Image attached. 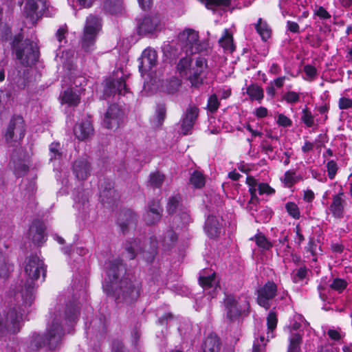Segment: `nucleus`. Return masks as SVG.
Instances as JSON below:
<instances>
[{"mask_svg": "<svg viewBox=\"0 0 352 352\" xmlns=\"http://www.w3.org/2000/svg\"><path fill=\"white\" fill-rule=\"evenodd\" d=\"M25 281L12 285L7 294L8 307L0 313V340L8 333H17L21 327L23 316L28 312L35 298L36 281L45 280L47 266L43 259L32 254L24 262Z\"/></svg>", "mask_w": 352, "mask_h": 352, "instance_id": "1", "label": "nucleus"}, {"mask_svg": "<svg viewBox=\"0 0 352 352\" xmlns=\"http://www.w3.org/2000/svg\"><path fill=\"white\" fill-rule=\"evenodd\" d=\"M80 311V307L76 295L72 300L66 302L63 311L56 307L54 312L50 311L45 335L33 333L28 345L30 350L36 351L41 347H46L50 352L56 350L65 333H71L72 329L77 323Z\"/></svg>", "mask_w": 352, "mask_h": 352, "instance_id": "2", "label": "nucleus"}, {"mask_svg": "<svg viewBox=\"0 0 352 352\" xmlns=\"http://www.w3.org/2000/svg\"><path fill=\"white\" fill-rule=\"evenodd\" d=\"M107 278L102 285L104 292L112 296L116 304H131L143 293L142 281L126 272V265L120 258L104 263Z\"/></svg>", "mask_w": 352, "mask_h": 352, "instance_id": "3", "label": "nucleus"}, {"mask_svg": "<svg viewBox=\"0 0 352 352\" xmlns=\"http://www.w3.org/2000/svg\"><path fill=\"white\" fill-rule=\"evenodd\" d=\"M158 241L152 236L149 240L142 241V239H129L123 243L122 256L129 260L134 259L138 253L143 254V258L151 263L157 254Z\"/></svg>", "mask_w": 352, "mask_h": 352, "instance_id": "4", "label": "nucleus"}, {"mask_svg": "<svg viewBox=\"0 0 352 352\" xmlns=\"http://www.w3.org/2000/svg\"><path fill=\"white\" fill-rule=\"evenodd\" d=\"M10 44L16 58L22 65L31 66L38 60L39 51L36 43L30 39L23 41L21 33L15 35Z\"/></svg>", "mask_w": 352, "mask_h": 352, "instance_id": "5", "label": "nucleus"}, {"mask_svg": "<svg viewBox=\"0 0 352 352\" xmlns=\"http://www.w3.org/2000/svg\"><path fill=\"white\" fill-rule=\"evenodd\" d=\"M223 306L226 319L232 322L237 320L250 305L245 296L236 297L232 294H226Z\"/></svg>", "mask_w": 352, "mask_h": 352, "instance_id": "6", "label": "nucleus"}, {"mask_svg": "<svg viewBox=\"0 0 352 352\" xmlns=\"http://www.w3.org/2000/svg\"><path fill=\"white\" fill-rule=\"evenodd\" d=\"M101 27V19L96 15L87 16L84 28L82 47L86 52L93 50L96 38Z\"/></svg>", "mask_w": 352, "mask_h": 352, "instance_id": "7", "label": "nucleus"}, {"mask_svg": "<svg viewBox=\"0 0 352 352\" xmlns=\"http://www.w3.org/2000/svg\"><path fill=\"white\" fill-rule=\"evenodd\" d=\"M208 74L207 60L204 57H198L186 79L189 81L191 87L198 89L204 84Z\"/></svg>", "mask_w": 352, "mask_h": 352, "instance_id": "8", "label": "nucleus"}, {"mask_svg": "<svg viewBox=\"0 0 352 352\" xmlns=\"http://www.w3.org/2000/svg\"><path fill=\"white\" fill-rule=\"evenodd\" d=\"M48 9L47 0H27L24 6V14L26 18L34 23L43 15L51 16Z\"/></svg>", "mask_w": 352, "mask_h": 352, "instance_id": "9", "label": "nucleus"}, {"mask_svg": "<svg viewBox=\"0 0 352 352\" xmlns=\"http://www.w3.org/2000/svg\"><path fill=\"white\" fill-rule=\"evenodd\" d=\"M25 134V124L21 116L12 117L5 133L8 143L17 142L22 140Z\"/></svg>", "mask_w": 352, "mask_h": 352, "instance_id": "10", "label": "nucleus"}, {"mask_svg": "<svg viewBox=\"0 0 352 352\" xmlns=\"http://www.w3.org/2000/svg\"><path fill=\"white\" fill-rule=\"evenodd\" d=\"M278 295V286L273 282L268 280L257 289V303L266 310L269 309L274 298Z\"/></svg>", "mask_w": 352, "mask_h": 352, "instance_id": "11", "label": "nucleus"}, {"mask_svg": "<svg viewBox=\"0 0 352 352\" xmlns=\"http://www.w3.org/2000/svg\"><path fill=\"white\" fill-rule=\"evenodd\" d=\"M100 201L107 208L113 209L117 206L118 195L114 190V184L109 179H104L99 185Z\"/></svg>", "mask_w": 352, "mask_h": 352, "instance_id": "12", "label": "nucleus"}, {"mask_svg": "<svg viewBox=\"0 0 352 352\" xmlns=\"http://www.w3.org/2000/svg\"><path fill=\"white\" fill-rule=\"evenodd\" d=\"M100 201L107 208L113 209L117 206L118 195L114 190V184L109 179H104L99 185Z\"/></svg>", "mask_w": 352, "mask_h": 352, "instance_id": "13", "label": "nucleus"}, {"mask_svg": "<svg viewBox=\"0 0 352 352\" xmlns=\"http://www.w3.org/2000/svg\"><path fill=\"white\" fill-rule=\"evenodd\" d=\"M107 331V320L103 314L93 318L89 325L85 324V333L87 338L90 340H100L103 338Z\"/></svg>", "mask_w": 352, "mask_h": 352, "instance_id": "14", "label": "nucleus"}, {"mask_svg": "<svg viewBox=\"0 0 352 352\" xmlns=\"http://www.w3.org/2000/svg\"><path fill=\"white\" fill-rule=\"evenodd\" d=\"M338 192L332 195L331 202L328 207L330 214L335 219H341L344 217L346 201L342 185H339Z\"/></svg>", "mask_w": 352, "mask_h": 352, "instance_id": "15", "label": "nucleus"}, {"mask_svg": "<svg viewBox=\"0 0 352 352\" xmlns=\"http://www.w3.org/2000/svg\"><path fill=\"white\" fill-rule=\"evenodd\" d=\"M124 112L115 104H111L104 114L103 125L109 129L118 128L123 122Z\"/></svg>", "mask_w": 352, "mask_h": 352, "instance_id": "16", "label": "nucleus"}, {"mask_svg": "<svg viewBox=\"0 0 352 352\" xmlns=\"http://www.w3.org/2000/svg\"><path fill=\"white\" fill-rule=\"evenodd\" d=\"M179 38L186 43L188 47L186 50L190 54L199 53L202 50V47L199 41V34L197 31L187 28L179 34Z\"/></svg>", "mask_w": 352, "mask_h": 352, "instance_id": "17", "label": "nucleus"}, {"mask_svg": "<svg viewBox=\"0 0 352 352\" xmlns=\"http://www.w3.org/2000/svg\"><path fill=\"white\" fill-rule=\"evenodd\" d=\"M137 221V214L132 210L128 208L121 210L117 219V224L124 234L131 229L135 228Z\"/></svg>", "mask_w": 352, "mask_h": 352, "instance_id": "18", "label": "nucleus"}, {"mask_svg": "<svg viewBox=\"0 0 352 352\" xmlns=\"http://www.w3.org/2000/svg\"><path fill=\"white\" fill-rule=\"evenodd\" d=\"M225 222L222 217L208 215L205 222L204 230L210 238L215 239L221 234Z\"/></svg>", "mask_w": 352, "mask_h": 352, "instance_id": "19", "label": "nucleus"}, {"mask_svg": "<svg viewBox=\"0 0 352 352\" xmlns=\"http://www.w3.org/2000/svg\"><path fill=\"white\" fill-rule=\"evenodd\" d=\"M139 71L142 74L151 70L156 66L157 63V55L155 50L148 47L145 49L142 54L141 57L138 58Z\"/></svg>", "mask_w": 352, "mask_h": 352, "instance_id": "20", "label": "nucleus"}, {"mask_svg": "<svg viewBox=\"0 0 352 352\" xmlns=\"http://www.w3.org/2000/svg\"><path fill=\"white\" fill-rule=\"evenodd\" d=\"M160 19L157 15L144 16L140 19L138 23V34L146 35L152 34L158 27Z\"/></svg>", "mask_w": 352, "mask_h": 352, "instance_id": "21", "label": "nucleus"}, {"mask_svg": "<svg viewBox=\"0 0 352 352\" xmlns=\"http://www.w3.org/2000/svg\"><path fill=\"white\" fill-rule=\"evenodd\" d=\"M45 230V228L43 222L39 220H34L29 228V238L32 239L35 245L40 246L46 241Z\"/></svg>", "mask_w": 352, "mask_h": 352, "instance_id": "22", "label": "nucleus"}, {"mask_svg": "<svg viewBox=\"0 0 352 352\" xmlns=\"http://www.w3.org/2000/svg\"><path fill=\"white\" fill-rule=\"evenodd\" d=\"M199 109L195 105H190L182 120V133L188 135L190 133L195 121L199 116Z\"/></svg>", "mask_w": 352, "mask_h": 352, "instance_id": "23", "label": "nucleus"}, {"mask_svg": "<svg viewBox=\"0 0 352 352\" xmlns=\"http://www.w3.org/2000/svg\"><path fill=\"white\" fill-rule=\"evenodd\" d=\"M148 210L144 216V220L148 225L158 222L162 218L163 209L158 201L153 200L148 203Z\"/></svg>", "mask_w": 352, "mask_h": 352, "instance_id": "24", "label": "nucleus"}, {"mask_svg": "<svg viewBox=\"0 0 352 352\" xmlns=\"http://www.w3.org/2000/svg\"><path fill=\"white\" fill-rule=\"evenodd\" d=\"M127 91L128 89L123 78L107 82L104 87V94L107 96H112L116 94L124 95Z\"/></svg>", "mask_w": 352, "mask_h": 352, "instance_id": "25", "label": "nucleus"}, {"mask_svg": "<svg viewBox=\"0 0 352 352\" xmlns=\"http://www.w3.org/2000/svg\"><path fill=\"white\" fill-rule=\"evenodd\" d=\"M9 166L13 169L14 175L18 177L24 176L29 170V167L25 164V160L15 155V152L11 156Z\"/></svg>", "mask_w": 352, "mask_h": 352, "instance_id": "26", "label": "nucleus"}, {"mask_svg": "<svg viewBox=\"0 0 352 352\" xmlns=\"http://www.w3.org/2000/svg\"><path fill=\"white\" fill-rule=\"evenodd\" d=\"M74 132L76 137L80 140L88 138L94 133V128L90 120H82L74 126Z\"/></svg>", "mask_w": 352, "mask_h": 352, "instance_id": "27", "label": "nucleus"}, {"mask_svg": "<svg viewBox=\"0 0 352 352\" xmlns=\"http://www.w3.org/2000/svg\"><path fill=\"white\" fill-rule=\"evenodd\" d=\"M73 171L77 179L85 180L90 174V165L86 160H76L73 165Z\"/></svg>", "mask_w": 352, "mask_h": 352, "instance_id": "28", "label": "nucleus"}, {"mask_svg": "<svg viewBox=\"0 0 352 352\" xmlns=\"http://www.w3.org/2000/svg\"><path fill=\"white\" fill-rule=\"evenodd\" d=\"M102 10L112 15H121L124 12L123 0H103Z\"/></svg>", "mask_w": 352, "mask_h": 352, "instance_id": "29", "label": "nucleus"}, {"mask_svg": "<svg viewBox=\"0 0 352 352\" xmlns=\"http://www.w3.org/2000/svg\"><path fill=\"white\" fill-rule=\"evenodd\" d=\"M304 177L300 174H297L296 170L289 169L285 172L280 177V181L285 188H291L300 181H303Z\"/></svg>", "mask_w": 352, "mask_h": 352, "instance_id": "30", "label": "nucleus"}, {"mask_svg": "<svg viewBox=\"0 0 352 352\" xmlns=\"http://www.w3.org/2000/svg\"><path fill=\"white\" fill-rule=\"evenodd\" d=\"M206 272L200 274L199 283L204 290L212 289L214 292L219 287L218 282L216 280V274L214 272L206 275Z\"/></svg>", "mask_w": 352, "mask_h": 352, "instance_id": "31", "label": "nucleus"}, {"mask_svg": "<svg viewBox=\"0 0 352 352\" xmlns=\"http://www.w3.org/2000/svg\"><path fill=\"white\" fill-rule=\"evenodd\" d=\"M201 349L203 352H219V338L215 333H209L204 339L201 345Z\"/></svg>", "mask_w": 352, "mask_h": 352, "instance_id": "32", "label": "nucleus"}, {"mask_svg": "<svg viewBox=\"0 0 352 352\" xmlns=\"http://www.w3.org/2000/svg\"><path fill=\"white\" fill-rule=\"evenodd\" d=\"M192 66V58L190 56H186L179 60L176 71L182 78L186 79Z\"/></svg>", "mask_w": 352, "mask_h": 352, "instance_id": "33", "label": "nucleus"}, {"mask_svg": "<svg viewBox=\"0 0 352 352\" xmlns=\"http://www.w3.org/2000/svg\"><path fill=\"white\" fill-rule=\"evenodd\" d=\"M177 234L172 229L168 230L162 236L160 243L164 250H170L177 241Z\"/></svg>", "mask_w": 352, "mask_h": 352, "instance_id": "34", "label": "nucleus"}, {"mask_svg": "<svg viewBox=\"0 0 352 352\" xmlns=\"http://www.w3.org/2000/svg\"><path fill=\"white\" fill-rule=\"evenodd\" d=\"M62 101L71 107L77 106L80 101L79 91L73 89L65 90L62 96Z\"/></svg>", "mask_w": 352, "mask_h": 352, "instance_id": "35", "label": "nucleus"}, {"mask_svg": "<svg viewBox=\"0 0 352 352\" xmlns=\"http://www.w3.org/2000/svg\"><path fill=\"white\" fill-rule=\"evenodd\" d=\"M246 94L252 101L256 100L261 102L264 97L263 89L258 85L252 83L246 88Z\"/></svg>", "mask_w": 352, "mask_h": 352, "instance_id": "36", "label": "nucleus"}, {"mask_svg": "<svg viewBox=\"0 0 352 352\" xmlns=\"http://www.w3.org/2000/svg\"><path fill=\"white\" fill-rule=\"evenodd\" d=\"M184 207L182 204V197L179 195H176L169 198L166 208L169 214H175L182 210Z\"/></svg>", "mask_w": 352, "mask_h": 352, "instance_id": "37", "label": "nucleus"}, {"mask_svg": "<svg viewBox=\"0 0 352 352\" xmlns=\"http://www.w3.org/2000/svg\"><path fill=\"white\" fill-rule=\"evenodd\" d=\"M317 289L319 297L323 302H327L328 304H330L333 301V298L330 294L331 290L330 285H329L325 280H321L318 285Z\"/></svg>", "mask_w": 352, "mask_h": 352, "instance_id": "38", "label": "nucleus"}, {"mask_svg": "<svg viewBox=\"0 0 352 352\" xmlns=\"http://www.w3.org/2000/svg\"><path fill=\"white\" fill-rule=\"evenodd\" d=\"M182 85V80L176 76L167 79L163 85V89L168 94L177 93Z\"/></svg>", "mask_w": 352, "mask_h": 352, "instance_id": "39", "label": "nucleus"}, {"mask_svg": "<svg viewBox=\"0 0 352 352\" xmlns=\"http://www.w3.org/2000/svg\"><path fill=\"white\" fill-rule=\"evenodd\" d=\"M13 270V265L9 262L8 256L0 250V277L6 278Z\"/></svg>", "mask_w": 352, "mask_h": 352, "instance_id": "40", "label": "nucleus"}, {"mask_svg": "<svg viewBox=\"0 0 352 352\" xmlns=\"http://www.w3.org/2000/svg\"><path fill=\"white\" fill-rule=\"evenodd\" d=\"M255 29L261 37V39L266 41L271 36V30L267 23L259 18L255 24Z\"/></svg>", "mask_w": 352, "mask_h": 352, "instance_id": "41", "label": "nucleus"}, {"mask_svg": "<svg viewBox=\"0 0 352 352\" xmlns=\"http://www.w3.org/2000/svg\"><path fill=\"white\" fill-rule=\"evenodd\" d=\"M219 43L220 45L226 51L232 52L235 50V47L233 43L232 35L227 29L224 30L223 35L219 39Z\"/></svg>", "mask_w": 352, "mask_h": 352, "instance_id": "42", "label": "nucleus"}, {"mask_svg": "<svg viewBox=\"0 0 352 352\" xmlns=\"http://www.w3.org/2000/svg\"><path fill=\"white\" fill-rule=\"evenodd\" d=\"M190 184L195 188H201L205 186L206 177L199 170H195L190 175Z\"/></svg>", "mask_w": 352, "mask_h": 352, "instance_id": "43", "label": "nucleus"}, {"mask_svg": "<svg viewBox=\"0 0 352 352\" xmlns=\"http://www.w3.org/2000/svg\"><path fill=\"white\" fill-rule=\"evenodd\" d=\"M289 344L287 352H300V344L302 342V336L298 333H292L289 339Z\"/></svg>", "mask_w": 352, "mask_h": 352, "instance_id": "44", "label": "nucleus"}, {"mask_svg": "<svg viewBox=\"0 0 352 352\" xmlns=\"http://www.w3.org/2000/svg\"><path fill=\"white\" fill-rule=\"evenodd\" d=\"M309 270L306 266H302L296 269L292 274V279L294 283H300L306 279L309 273Z\"/></svg>", "mask_w": 352, "mask_h": 352, "instance_id": "45", "label": "nucleus"}, {"mask_svg": "<svg viewBox=\"0 0 352 352\" xmlns=\"http://www.w3.org/2000/svg\"><path fill=\"white\" fill-rule=\"evenodd\" d=\"M256 245L263 250H269L272 248V243L262 234L259 233L254 236ZM252 240L253 238H251Z\"/></svg>", "mask_w": 352, "mask_h": 352, "instance_id": "46", "label": "nucleus"}, {"mask_svg": "<svg viewBox=\"0 0 352 352\" xmlns=\"http://www.w3.org/2000/svg\"><path fill=\"white\" fill-rule=\"evenodd\" d=\"M164 179V175L157 171L150 174L148 183L151 187L159 188L162 186Z\"/></svg>", "mask_w": 352, "mask_h": 352, "instance_id": "47", "label": "nucleus"}, {"mask_svg": "<svg viewBox=\"0 0 352 352\" xmlns=\"http://www.w3.org/2000/svg\"><path fill=\"white\" fill-rule=\"evenodd\" d=\"M285 208L288 214L294 219H299L300 211L298 205L294 201H288L285 205Z\"/></svg>", "mask_w": 352, "mask_h": 352, "instance_id": "48", "label": "nucleus"}, {"mask_svg": "<svg viewBox=\"0 0 352 352\" xmlns=\"http://www.w3.org/2000/svg\"><path fill=\"white\" fill-rule=\"evenodd\" d=\"M300 120L302 121V122H303L306 127L310 128L314 125V116L307 107H305L302 110Z\"/></svg>", "mask_w": 352, "mask_h": 352, "instance_id": "49", "label": "nucleus"}, {"mask_svg": "<svg viewBox=\"0 0 352 352\" xmlns=\"http://www.w3.org/2000/svg\"><path fill=\"white\" fill-rule=\"evenodd\" d=\"M166 110L164 104H158L155 110V126H161L166 118Z\"/></svg>", "mask_w": 352, "mask_h": 352, "instance_id": "50", "label": "nucleus"}, {"mask_svg": "<svg viewBox=\"0 0 352 352\" xmlns=\"http://www.w3.org/2000/svg\"><path fill=\"white\" fill-rule=\"evenodd\" d=\"M329 285L332 290H335L340 294L346 288L348 283L343 278H336L333 279Z\"/></svg>", "mask_w": 352, "mask_h": 352, "instance_id": "51", "label": "nucleus"}, {"mask_svg": "<svg viewBox=\"0 0 352 352\" xmlns=\"http://www.w3.org/2000/svg\"><path fill=\"white\" fill-rule=\"evenodd\" d=\"M326 168L328 178L331 180L334 179L339 170L337 162L333 160H330L327 162Z\"/></svg>", "mask_w": 352, "mask_h": 352, "instance_id": "52", "label": "nucleus"}, {"mask_svg": "<svg viewBox=\"0 0 352 352\" xmlns=\"http://www.w3.org/2000/svg\"><path fill=\"white\" fill-rule=\"evenodd\" d=\"M220 105V102L218 100V98L216 94H212L208 99L207 102V108L208 110L213 113H215Z\"/></svg>", "mask_w": 352, "mask_h": 352, "instance_id": "53", "label": "nucleus"}, {"mask_svg": "<svg viewBox=\"0 0 352 352\" xmlns=\"http://www.w3.org/2000/svg\"><path fill=\"white\" fill-rule=\"evenodd\" d=\"M50 160L60 159L62 156L60 150V144L59 142H52L50 145Z\"/></svg>", "mask_w": 352, "mask_h": 352, "instance_id": "54", "label": "nucleus"}, {"mask_svg": "<svg viewBox=\"0 0 352 352\" xmlns=\"http://www.w3.org/2000/svg\"><path fill=\"white\" fill-rule=\"evenodd\" d=\"M278 322V318L276 311L273 309L270 310L267 316V325L269 331H273L276 329Z\"/></svg>", "mask_w": 352, "mask_h": 352, "instance_id": "55", "label": "nucleus"}, {"mask_svg": "<svg viewBox=\"0 0 352 352\" xmlns=\"http://www.w3.org/2000/svg\"><path fill=\"white\" fill-rule=\"evenodd\" d=\"M283 100L288 104H295L300 101V94L294 91H288L283 96Z\"/></svg>", "mask_w": 352, "mask_h": 352, "instance_id": "56", "label": "nucleus"}, {"mask_svg": "<svg viewBox=\"0 0 352 352\" xmlns=\"http://www.w3.org/2000/svg\"><path fill=\"white\" fill-rule=\"evenodd\" d=\"M295 236H294V241L296 245L297 248H300L301 243L305 241V238L303 234L302 228L299 223H298L294 229Z\"/></svg>", "mask_w": 352, "mask_h": 352, "instance_id": "57", "label": "nucleus"}, {"mask_svg": "<svg viewBox=\"0 0 352 352\" xmlns=\"http://www.w3.org/2000/svg\"><path fill=\"white\" fill-rule=\"evenodd\" d=\"M307 252H309L313 256V261H316L317 258L316 256V250H317V244L315 241L314 237H309L307 245L305 248Z\"/></svg>", "mask_w": 352, "mask_h": 352, "instance_id": "58", "label": "nucleus"}, {"mask_svg": "<svg viewBox=\"0 0 352 352\" xmlns=\"http://www.w3.org/2000/svg\"><path fill=\"white\" fill-rule=\"evenodd\" d=\"M231 0H206V7L208 9L214 10L219 6H228Z\"/></svg>", "mask_w": 352, "mask_h": 352, "instance_id": "59", "label": "nucleus"}, {"mask_svg": "<svg viewBox=\"0 0 352 352\" xmlns=\"http://www.w3.org/2000/svg\"><path fill=\"white\" fill-rule=\"evenodd\" d=\"M304 72L307 76V78H305V80L311 81L313 80L317 76V69L316 68L311 65H306L303 68Z\"/></svg>", "mask_w": 352, "mask_h": 352, "instance_id": "60", "label": "nucleus"}, {"mask_svg": "<svg viewBox=\"0 0 352 352\" xmlns=\"http://www.w3.org/2000/svg\"><path fill=\"white\" fill-rule=\"evenodd\" d=\"M327 335L329 337L330 339H331L333 341H339L342 338L344 337L345 334L342 333L341 331V329L340 328L335 329H329L327 331Z\"/></svg>", "mask_w": 352, "mask_h": 352, "instance_id": "61", "label": "nucleus"}, {"mask_svg": "<svg viewBox=\"0 0 352 352\" xmlns=\"http://www.w3.org/2000/svg\"><path fill=\"white\" fill-rule=\"evenodd\" d=\"M309 172L311 173V177L319 182L326 183L327 181V176L324 173H322L317 169L310 168Z\"/></svg>", "mask_w": 352, "mask_h": 352, "instance_id": "62", "label": "nucleus"}, {"mask_svg": "<svg viewBox=\"0 0 352 352\" xmlns=\"http://www.w3.org/2000/svg\"><path fill=\"white\" fill-rule=\"evenodd\" d=\"M258 191L260 195H273L275 193V190L272 188L267 183H259L258 185Z\"/></svg>", "mask_w": 352, "mask_h": 352, "instance_id": "63", "label": "nucleus"}, {"mask_svg": "<svg viewBox=\"0 0 352 352\" xmlns=\"http://www.w3.org/2000/svg\"><path fill=\"white\" fill-rule=\"evenodd\" d=\"M314 14L320 19L326 20L331 18V14L323 6H318L314 10Z\"/></svg>", "mask_w": 352, "mask_h": 352, "instance_id": "64", "label": "nucleus"}]
</instances>
